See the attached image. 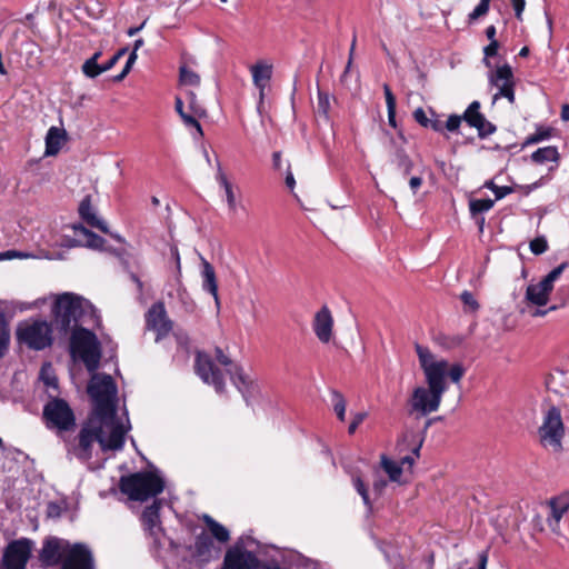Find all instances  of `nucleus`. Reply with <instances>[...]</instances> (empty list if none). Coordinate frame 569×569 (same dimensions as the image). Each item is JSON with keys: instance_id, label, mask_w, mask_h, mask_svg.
Returning a JSON list of instances; mask_svg holds the SVG:
<instances>
[{"instance_id": "31", "label": "nucleus", "mask_w": 569, "mask_h": 569, "mask_svg": "<svg viewBox=\"0 0 569 569\" xmlns=\"http://www.w3.org/2000/svg\"><path fill=\"white\" fill-rule=\"evenodd\" d=\"M383 93L386 98L387 111H388V122L391 127L397 128L396 121V97L392 93L389 84L385 83L382 86Z\"/></svg>"}, {"instance_id": "6", "label": "nucleus", "mask_w": 569, "mask_h": 569, "mask_svg": "<svg viewBox=\"0 0 569 569\" xmlns=\"http://www.w3.org/2000/svg\"><path fill=\"white\" fill-rule=\"evenodd\" d=\"M119 489L130 500L143 502L161 493L164 489V481L150 471L134 472L120 478Z\"/></svg>"}, {"instance_id": "53", "label": "nucleus", "mask_w": 569, "mask_h": 569, "mask_svg": "<svg viewBox=\"0 0 569 569\" xmlns=\"http://www.w3.org/2000/svg\"><path fill=\"white\" fill-rule=\"evenodd\" d=\"M568 267V262L565 261V262H561L558 267H556L555 269H552L547 276L546 278H548L549 280H551L552 282H556L560 276L562 274V272L566 270V268Z\"/></svg>"}, {"instance_id": "59", "label": "nucleus", "mask_w": 569, "mask_h": 569, "mask_svg": "<svg viewBox=\"0 0 569 569\" xmlns=\"http://www.w3.org/2000/svg\"><path fill=\"white\" fill-rule=\"evenodd\" d=\"M17 257L21 258V257H26V254L22 252L16 251V250H8V251L0 253V260L12 259V258H17Z\"/></svg>"}, {"instance_id": "25", "label": "nucleus", "mask_w": 569, "mask_h": 569, "mask_svg": "<svg viewBox=\"0 0 569 569\" xmlns=\"http://www.w3.org/2000/svg\"><path fill=\"white\" fill-rule=\"evenodd\" d=\"M79 214L90 227L99 229L103 233H108V227L104 221L100 220L93 212L90 196L84 197L79 204Z\"/></svg>"}, {"instance_id": "24", "label": "nucleus", "mask_w": 569, "mask_h": 569, "mask_svg": "<svg viewBox=\"0 0 569 569\" xmlns=\"http://www.w3.org/2000/svg\"><path fill=\"white\" fill-rule=\"evenodd\" d=\"M74 234L84 239L83 246L90 249H102L106 240L82 224L73 226ZM71 246H82L81 240L73 239Z\"/></svg>"}, {"instance_id": "15", "label": "nucleus", "mask_w": 569, "mask_h": 569, "mask_svg": "<svg viewBox=\"0 0 569 569\" xmlns=\"http://www.w3.org/2000/svg\"><path fill=\"white\" fill-rule=\"evenodd\" d=\"M489 81L492 86L499 89V91L493 96V101L503 97L508 99L510 103L515 102L513 72L509 64L506 63L498 67L497 70L490 74Z\"/></svg>"}, {"instance_id": "37", "label": "nucleus", "mask_w": 569, "mask_h": 569, "mask_svg": "<svg viewBox=\"0 0 569 569\" xmlns=\"http://www.w3.org/2000/svg\"><path fill=\"white\" fill-rule=\"evenodd\" d=\"M330 110V94L326 91L318 89V103L317 112L323 117L326 121H329Z\"/></svg>"}, {"instance_id": "1", "label": "nucleus", "mask_w": 569, "mask_h": 569, "mask_svg": "<svg viewBox=\"0 0 569 569\" xmlns=\"http://www.w3.org/2000/svg\"><path fill=\"white\" fill-rule=\"evenodd\" d=\"M416 352L420 367L423 371L427 387L413 389L409 399L411 412L425 417L439 409L442 396L448 389L447 378L453 383H459L465 376L466 369L461 363L449 365L445 359H437L436 356L421 345H416Z\"/></svg>"}, {"instance_id": "44", "label": "nucleus", "mask_w": 569, "mask_h": 569, "mask_svg": "<svg viewBox=\"0 0 569 569\" xmlns=\"http://www.w3.org/2000/svg\"><path fill=\"white\" fill-rule=\"evenodd\" d=\"M198 116H194L193 112L190 111V113L182 114L181 120L187 127L194 128L197 130V133L199 137L203 136V131L201 128L200 122L197 120Z\"/></svg>"}, {"instance_id": "21", "label": "nucleus", "mask_w": 569, "mask_h": 569, "mask_svg": "<svg viewBox=\"0 0 569 569\" xmlns=\"http://www.w3.org/2000/svg\"><path fill=\"white\" fill-rule=\"evenodd\" d=\"M333 319L327 306H323L316 315L312 323L317 338L327 343L332 337Z\"/></svg>"}, {"instance_id": "2", "label": "nucleus", "mask_w": 569, "mask_h": 569, "mask_svg": "<svg viewBox=\"0 0 569 569\" xmlns=\"http://www.w3.org/2000/svg\"><path fill=\"white\" fill-rule=\"evenodd\" d=\"M127 429L122 423H109L88 417L77 438L68 445V453L86 462L92 458V447L98 442L102 451L121 450Z\"/></svg>"}, {"instance_id": "5", "label": "nucleus", "mask_w": 569, "mask_h": 569, "mask_svg": "<svg viewBox=\"0 0 569 569\" xmlns=\"http://www.w3.org/2000/svg\"><path fill=\"white\" fill-rule=\"evenodd\" d=\"M90 310V302L82 297L72 292L59 295L52 306L56 328L64 333L71 329L80 328L79 323Z\"/></svg>"}, {"instance_id": "57", "label": "nucleus", "mask_w": 569, "mask_h": 569, "mask_svg": "<svg viewBox=\"0 0 569 569\" xmlns=\"http://www.w3.org/2000/svg\"><path fill=\"white\" fill-rule=\"evenodd\" d=\"M430 112L435 118H430L428 128L432 129L436 132H442L443 131L442 122L437 118V114L432 110Z\"/></svg>"}, {"instance_id": "16", "label": "nucleus", "mask_w": 569, "mask_h": 569, "mask_svg": "<svg viewBox=\"0 0 569 569\" xmlns=\"http://www.w3.org/2000/svg\"><path fill=\"white\" fill-rule=\"evenodd\" d=\"M214 352L217 361L224 367H229L227 372L230 375L233 385L242 393L246 402L249 403L247 392L249 391L252 383L246 376L243 369L240 366L234 365L232 360L223 353L221 348L217 347Z\"/></svg>"}, {"instance_id": "36", "label": "nucleus", "mask_w": 569, "mask_h": 569, "mask_svg": "<svg viewBox=\"0 0 569 569\" xmlns=\"http://www.w3.org/2000/svg\"><path fill=\"white\" fill-rule=\"evenodd\" d=\"M395 162L405 174H409L413 168V162L403 149H397L395 152Z\"/></svg>"}, {"instance_id": "9", "label": "nucleus", "mask_w": 569, "mask_h": 569, "mask_svg": "<svg viewBox=\"0 0 569 569\" xmlns=\"http://www.w3.org/2000/svg\"><path fill=\"white\" fill-rule=\"evenodd\" d=\"M42 417L49 429L59 432L71 431L76 427V416L69 403L57 396H50V400L43 406Z\"/></svg>"}, {"instance_id": "49", "label": "nucleus", "mask_w": 569, "mask_h": 569, "mask_svg": "<svg viewBox=\"0 0 569 569\" xmlns=\"http://www.w3.org/2000/svg\"><path fill=\"white\" fill-rule=\"evenodd\" d=\"M463 120V114H450L446 121L445 128L450 132H456L460 128L461 121Z\"/></svg>"}, {"instance_id": "52", "label": "nucleus", "mask_w": 569, "mask_h": 569, "mask_svg": "<svg viewBox=\"0 0 569 569\" xmlns=\"http://www.w3.org/2000/svg\"><path fill=\"white\" fill-rule=\"evenodd\" d=\"M413 119L423 128H428L430 118L427 117L426 111L422 108H417L413 113Z\"/></svg>"}, {"instance_id": "4", "label": "nucleus", "mask_w": 569, "mask_h": 569, "mask_svg": "<svg viewBox=\"0 0 569 569\" xmlns=\"http://www.w3.org/2000/svg\"><path fill=\"white\" fill-rule=\"evenodd\" d=\"M93 401L90 417L109 423H121L117 418V385L109 375L94 373L87 388Z\"/></svg>"}, {"instance_id": "39", "label": "nucleus", "mask_w": 569, "mask_h": 569, "mask_svg": "<svg viewBox=\"0 0 569 569\" xmlns=\"http://www.w3.org/2000/svg\"><path fill=\"white\" fill-rule=\"evenodd\" d=\"M180 82L186 86H199L200 77L187 67H180Z\"/></svg>"}, {"instance_id": "56", "label": "nucleus", "mask_w": 569, "mask_h": 569, "mask_svg": "<svg viewBox=\"0 0 569 569\" xmlns=\"http://www.w3.org/2000/svg\"><path fill=\"white\" fill-rule=\"evenodd\" d=\"M510 2L515 10L516 18L518 20H522V12L526 7V1L525 0H510Z\"/></svg>"}, {"instance_id": "19", "label": "nucleus", "mask_w": 569, "mask_h": 569, "mask_svg": "<svg viewBox=\"0 0 569 569\" xmlns=\"http://www.w3.org/2000/svg\"><path fill=\"white\" fill-rule=\"evenodd\" d=\"M480 107L479 101H472L463 112V121H466L469 127L477 130L480 139H485L495 133L497 127L486 119L480 112Z\"/></svg>"}, {"instance_id": "23", "label": "nucleus", "mask_w": 569, "mask_h": 569, "mask_svg": "<svg viewBox=\"0 0 569 569\" xmlns=\"http://www.w3.org/2000/svg\"><path fill=\"white\" fill-rule=\"evenodd\" d=\"M253 83L260 90V98L264 96V89L272 77V64L264 61H258L250 67Z\"/></svg>"}, {"instance_id": "33", "label": "nucleus", "mask_w": 569, "mask_h": 569, "mask_svg": "<svg viewBox=\"0 0 569 569\" xmlns=\"http://www.w3.org/2000/svg\"><path fill=\"white\" fill-rule=\"evenodd\" d=\"M217 179H218L219 183L224 189L229 209L234 211L236 207H237V203H236V197H234V193H233V190H232V186L228 181L226 174L222 172L220 167H219V170H218Z\"/></svg>"}, {"instance_id": "48", "label": "nucleus", "mask_w": 569, "mask_h": 569, "mask_svg": "<svg viewBox=\"0 0 569 569\" xmlns=\"http://www.w3.org/2000/svg\"><path fill=\"white\" fill-rule=\"evenodd\" d=\"M188 100H189V109L191 112L194 113V116L202 117L204 116L206 111L198 103L197 97L193 92H188Z\"/></svg>"}, {"instance_id": "18", "label": "nucleus", "mask_w": 569, "mask_h": 569, "mask_svg": "<svg viewBox=\"0 0 569 569\" xmlns=\"http://www.w3.org/2000/svg\"><path fill=\"white\" fill-rule=\"evenodd\" d=\"M480 107L479 101H472L463 112V121H466L469 127L477 130L480 139H485L495 133L497 127L486 119L480 112Z\"/></svg>"}, {"instance_id": "61", "label": "nucleus", "mask_w": 569, "mask_h": 569, "mask_svg": "<svg viewBox=\"0 0 569 569\" xmlns=\"http://www.w3.org/2000/svg\"><path fill=\"white\" fill-rule=\"evenodd\" d=\"M119 59L113 54L106 63L101 64V73L112 69Z\"/></svg>"}, {"instance_id": "55", "label": "nucleus", "mask_w": 569, "mask_h": 569, "mask_svg": "<svg viewBox=\"0 0 569 569\" xmlns=\"http://www.w3.org/2000/svg\"><path fill=\"white\" fill-rule=\"evenodd\" d=\"M462 302L466 305V306H469L472 310H476L479 308V305L478 302L476 301V299L473 298L472 293L469 292V291H463L460 296Z\"/></svg>"}, {"instance_id": "34", "label": "nucleus", "mask_w": 569, "mask_h": 569, "mask_svg": "<svg viewBox=\"0 0 569 569\" xmlns=\"http://www.w3.org/2000/svg\"><path fill=\"white\" fill-rule=\"evenodd\" d=\"M352 483H353V487L357 490V492L362 498V501H363L365 506L367 507V509L369 511H371L372 502L369 497L368 488H367L366 483L363 482L361 476L358 473L352 475Z\"/></svg>"}, {"instance_id": "47", "label": "nucleus", "mask_w": 569, "mask_h": 569, "mask_svg": "<svg viewBox=\"0 0 569 569\" xmlns=\"http://www.w3.org/2000/svg\"><path fill=\"white\" fill-rule=\"evenodd\" d=\"M550 134H551V130L550 129H539L533 134H530L526 139V144L538 143V142L542 141V140L548 139L550 137Z\"/></svg>"}, {"instance_id": "8", "label": "nucleus", "mask_w": 569, "mask_h": 569, "mask_svg": "<svg viewBox=\"0 0 569 569\" xmlns=\"http://www.w3.org/2000/svg\"><path fill=\"white\" fill-rule=\"evenodd\" d=\"M20 345L32 350H43L52 345V328L44 320H24L18 323L16 330Z\"/></svg>"}, {"instance_id": "17", "label": "nucleus", "mask_w": 569, "mask_h": 569, "mask_svg": "<svg viewBox=\"0 0 569 569\" xmlns=\"http://www.w3.org/2000/svg\"><path fill=\"white\" fill-rule=\"evenodd\" d=\"M147 327L157 332V340L169 335L172 330V321L168 318L162 302L153 303L146 315Z\"/></svg>"}, {"instance_id": "29", "label": "nucleus", "mask_w": 569, "mask_h": 569, "mask_svg": "<svg viewBox=\"0 0 569 569\" xmlns=\"http://www.w3.org/2000/svg\"><path fill=\"white\" fill-rule=\"evenodd\" d=\"M531 160L538 164H542L547 161L557 162L559 160L558 149L551 146L539 148L531 154Z\"/></svg>"}, {"instance_id": "20", "label": "nucleus", "mask_w": 569, "mask_h": 569, "mask_svg": "<svg viewBox=\"0 0 569 569\" xmlns=\"http://www.w3.org/2000/svg\"><path fill=\"white\" fill-rule=\"evenodd\" d=\"M191 557L199 563H208L212 559L213 540L202 530L196 536L194 543L188 547Z\"/></svg>"}, {"instance_id": "26", "label": "nucleus", "mask_w": 569, "mask_h": 569, "mask_svg": "<svg viewBox=\"0 0 569 569\" xmlns=\"http://www.w3.org/2000/svg\"><path fill=\"white\" fill-rule=\"evenodd\" d=\"M549 506L550 518L548 521L549 526L555 530V526L559 525V521L569 509V493L552 498L549 502Z\"/></svg>"}, {"instance_id": "60", "label": "nucleus", "mask_w": 569, "mask_h": 569, "mask_svg": "<svg viewBox=\"0 0 569 569\" xmlns=\"http://www.w3.org/2000/svg\"><path fill=\"white\" fill-rule=\"evenodd\" d=\"M463 342V338L461 336H453L448 338V341L445 343L447 348L459 347Z\"/></svg>"}, {"instance_id": "7", "label": "nucleus", "mask_w": 569, "mask_h": 569, "mask_svg": "<svg viewBox=\"0 0 569 569\" xmlns=\"http://www.w3.org/2000/svg\"><path fill=\"white\" fill-rule=\"evenodd\" d=\"M70 352L84 363L89 372H94L98 369L101 359V345L92 331L82 327L72 330Z\"/></svg>"}, {"instance_id": "13", "label": "nucleus", "mask_w": 569, "mask_h": 569, "mask_svg": "<svg viewBox=\"0 0 569 569\" xmlns=\"http://www.w3.org/2000/svg\"><path fill=\"white\" fill-rule=\"evenodd\" d=\"M221 569H260V560L242 541H237L226 551Z\"/></svg>"}, {"instance_id": "32", "label": "nucleus", "mask_w": 569, "mask_h": 569, "mask_svg": "<svg viewBox=\"0 0 569 569\" xmlns=\"http://www.w3.org/2000/svg\"><path fill=\"white\" fill-rule=\"evenodd\" d=\"M495 204V200L490 198L486 199H471L469 201V210L473 218H477L480 213L489 211Z\"/></svg>"}, {"instance_id": "51", "label": "nucleus", "mask_w": 569, "mask_h": 569, "mask_svg": "<svg viewBox=\"0 0 569 569\" xmlns=\"http://www.w3.org/2000/svg\"><path fill=\"white\" fill-rule=\"evenodd\" d=\"M498 49H499V42L496 39H492V42H490L487 47H485L483 52H485L486 57H485L483 61L487 67L490 66L488 58L496 56L498 52Z\"/></svg>"}, {"instance_id": "62", "label": "nucleus", "mask_w": 569, "mask_h": 569, "mask_svg": "<svg viewBox=\"0 0 569 569\" xmlns=\"http://www.w3.org/2000/svg\"><path fill=\"white\" fill-rule=\"evenodd\" d=\"M136 60H137V52L132 50L131 53L129 54V58H128L126 64H124V72H130Z\"/></svg>"}, {"instance_id": "12", "label": "nucleus", "mask_w": 569, "mask_h": 569, "mask_svg": "<svg viewBox=\"0 0 569 569\" xmlns=\"http://www.w3.org/2000/svg\"><path fill=\"white\" fill-rule=\"evenodd\" d=\"M162 507V501L159 499L153 500V502L146 507L141 515V522L143 526V530L146 536L151 540V546L153 549L158 550L161 548L162 542L161 538L164 536L163 528L161 526L160 520V509Z\"/></svg>"}, {"instance_id": "27", "label": "nucleus", "mask_w": 569, "mask_h": 569, "mask_svg": "<svg viewBox=\"0 0 569 569\" xmlns=\"http://www.w3.org/2000/svg\"><path fill=\"white\" fill-rule=\"evenodd\" d=\"M66 131L63 129H59L57 127H51L46 136V154L54 156L57 154L62 146V141L64 140Z\"/></svg>"}, {"instance_id": "38", "label": "nucleus", "mask_w": 569, "mask_h": 569, "mask_svg": "<svg viewBox=\"0 0 569 569\" xmlns=\"http://www.w3.org/2000/svg\"><path fill=\"white\" fill-rule=\"evenodd\" d=\"M332 402H333V410L340 421H345L346 418V400L343 396L337 391L332 390Z\"/></svg>"}, {"instance_id": "58", "label": "nucleus", "mask_w": 569, "mask_h": 569, "mask_svg": "<svg viewBox=\"0 0 569 569\" xmlns=\"http://www.w3.org/2000/svg\"><path fill=\"white\" fill-rule=\"evenodd\" d=\"M538 284H540V287L542 288L543 291L548 292V295L550 296V293L552 292L553 290V284L555 282H552L551 280H549L548 278L543 277L539 282Z\"/></svg>"}, {"instance_id": "3", "label": "nucleus", "mask_w": 569, "mask_h": 569, "mask_svg": "<svg viewBox=\"0 0 569 569\" xmlns=\"http://www.w3.org/2000/svg\"><path fill=\"white\" fill-rule=\"evenodd\" d=\"M38 559L43 569L58 565H61L60 569H94L92 551L86 543H70L56 536L43 539Z\"/></svg>"}, {"instance_id": "64", "label": "nucleus", "mask_w": 569, "mask_h": 569, "mask_svg": "<svg viewBox=\"0 0 569 569\" xmlns=\"http://www.w3.org/2000/svg\"><path fill=\"white\" fill-rule=\"evenodd\" d=\"M422 184V179L420 177H412L409 180V186L412 189L413 192L417 191V189Z\"/></svg>"}, {"instance_id": "40", "label": "nucleus", "mask_w": 569, "mask_h": 569, "mask_svg": "<svg viewBox=\"0 0 569 569\" xmlns=\"http://www.w3.org/2000/svg\"><path fill=\"white\" fill-rule=\"evenodd\" d=\"M40 378L47 387L58 390V379L51 371V366L46 363L42 366L40 371Z\"/></svg>"}, {"instance_id": "46", "label": "nucleus", "mask_w": 569, "mask_h": 569, "mask_svg": "<svg viewBox=\"0 0 569 569\" xmlns=\"http://www.w3.org/2000/svg\"><path fill=\"white\" fill-rule=\"evenodd\" d=\"M490 6V0H480L479 4L473 9V11L469 14V20L473 21L478 18L485 16Z\"/></svg>"}, {"instance_id": "43", "label": "nucleus", "mask_w": 569, "mask_h": 569, "mask_svg": "<svg viewBox=\"0 0 569 569\" xmlns=\"http://www.w3.org/2000/svg\"><path fill=\"white\" fill-rule=\"evenodd\" d=\"M483 187L487 189H490L495 193L496 200H500V199L505 198L507 194L512 192L511 187H508V186L499 187V186L495 184L492 180L486 181Z\"/></svg>"}, {"instance_id": "11", "label": "nucleus", "mask_w": 569, "mask_h": 569, "mask_svg": "<svg viewBox=\"0 0 569 569\" xmlns=\"http://www.w3.org/2000/svg\"><path fill=\"white\" fill-rule=\"evenodd\" d=\"M33 541L21 538L8 543L2 557V569H26L31 557Z\"/></svg>"}, {"instance_id": "14", "label": "nucleus", "mask_w": 569, "mask_h": 569, "mask_svg": "<svg viewBox=\"0 0 569 569\" xmlns=\"http://www.w3.org/2000/svg\"><path fill=\"white\" fill-rule=\"evenodd\" d=\"M196 373L204 383L212 385L218 393L224 392L226 383L223 375L217 368L209 355L198 351L194 359Z\"/></svg>"}, {"instance_id": "42", "label": "nucleus", "mask_w": 569, "mask_h": 569, "mask_svg": "<svg viewBox=\"0 0 569 569\" xmlns=\"http://www.w3.org/2000/svg\"><path fill=\"white\" fill-rule=\"evenodd\" d=\"M82 72L89 78H96L101 74V64H98L94 58H89L82 64Z\"/></svg>"}, {"instance_id": "54", "label": "nucleus", "mask_w": 569, "mask_h": 569, "mask_svg": "<svg viewBox=\"0 0 569 569\" xmlns=\"http://www.w3.org/2000/svg\"><path fill=\"white\" fill-rule=\"evenodd\" d=\"M367 417V412H358L355 415L351 423L349 425V428H348V432L350 435H352L357 428L359 427V425L366 419Z\"/></svg>"}, {"instance_id": "45", "label": "nucleus", "mask_w": 569, "mask_h": 569, "mask_svg": "<svg viewBox=\"0 0 569 569\" xmlns=\"http://www.w3.org/2000/svg\"><path fill=\"white\" fill-rule=\"evenodd\" d=\"M548 249V242L545 237H537L530 241V250L533 254H542Z\"/></svg>"}, {"instance_id": "10", "label": "nucleus", "mask_w": 569, "mask_h": 569, "mask_svg": "<svg viewBox=\"0 0 569 569\" xmlns=\"http://www.w3.org/2000/svg\"><path fill=\"white\" fill-rule=\"evenodd\" d=\"M563 423L559 408L552 406L548 409L543 417V422L539 428V436L541 442L555 448L561 447V439L563 437Z\"/></svg>"}, {"instance_id": "30", "label": "nucleus", "mask_w": 569, "mask_h": 569, "mask_svg": "<svg viewBox=\"0 0 569 569\" xmlns=\"http://www.w3.org/2000/svg\"><path fill=\"white\" fill-rule=\"evenodd\" d=\"M380 465L385 472L388 475L390 481H399L402 475V467L400 463L389 459L386 455H381Z\"/></svg>"}, {"instance_id": "35", "label": "nucleus", "mask_w": 569, "mask_h": 569, "mask_svg": "<svg viewBox=\"0 0 569 569\" xmlns=\"http://www.w3.org/2000/svg\"><path fill=\"white\" fill-rule=\"evenodd\" d=\"M10 332L8 322L3 313L0 312V359L6 355L9 348Z\"/></svg>"}, {"instance_id": "41", "label": "nucleus", "mask_w": 569, "mask_h": 569, "mask_svg": "<svg viewBox=\"0 0 569 569\" xmlns=\"http://www.w3.org/2000/svg\"><path fill=\"white\" fill-rule=\"evenodd\" d=\"M209 530L211 536L214 537L221 543H226L230 539L229 530L218 521L212 522V526L209 528Z\"/></svg>"}, {"instance_id": "50", "label": "nucleus", "mask_w": 569, "mask_h": 569, "mask_svg": "<svg viewBox=\"0 0 569 569\" xmlns=\"http://www.w3.org/2000/svg\"><path fill=\"white\" fill-rule=\"evenodd\" d=\"M375 477L376 478L372 483L373 491L377 496H381L388 485V481L380 476L378 470H376Z\"/></svg>"}, {"instance_id": "63", "label": "nucleus", "mask_w": 569, "mask_h": 569, "mask_svg": "<svg viewBox=\"0 0 569 569\" xmlns=\"http://www.w3.org/2000/svg\"><path fill=\"white\" fill-rule=\"evenodd\" d=\"M286 186L290 189V190H293L295 186H296V180H295V177L292 174V172L290 170L287 171V174H286Z\"/></svg>"}, {"instance_id": "22", "label": "nucleus", "mask_w": 569, "mask_h": 569, "mask_svg": "<svg viewBox=\"0 0 569 569\" xmlns=\"http://www.w3.org/2000/svg\"><path fill=\"white\" fill-rule=\"evenodd\" d=\"M201 267L202 289L213 297L216 306L219 308L220 298L218 295V281L214 268L204 258H201Z\"/></svg>"}, {"instance_id": "28", "label": "nucleus", "mask_w": 569, "mask_h": 569, "mask_svg": "<svg viewBox=\"0 0 569 569\" xmlns=\"http://www.w3.org/2000/svg\"><path fill=\"white\" fill-rule=\"evenodd\" d=\"M548 292L543 291L540 284H529L526 289V300L535 306L542 307L549 301Z\"/></svg>"}]
</instances>
